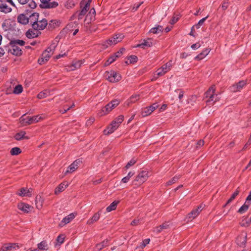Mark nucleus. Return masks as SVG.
<instances>
[{
    "instance_id": "nucleus-30",
    "label": "nucleus",
    "mask_w": 251,
    "mask_h": 251,
    "mask_svg": "<svg viewBox=\"0 0 251 251\" xmlns=\"http://www.w3.org/2000/svg\"><path fill=\"white\" fill-rule=\"evenodd\" d=\"M115 41H114V40H112V38L111 37L108 40L105 41L102 44V46L103 47L104 49H106L108 48L109 47L113 46L115 44Z\"/></svg>"
},
{
    "instance_id": "nucleus-11",
    "label": "nucleus",
    "mask_w": 251,
    "mask_h": 251,
    "mask_svg": "<svg viewBox=\"0 0 251 251\" xmlns=\"http://www.w3.org/2000/svg\"><path fill=\"white\" fill-rule=\"evenodd\" d=\"M246 82L244 80L239 81L238 83L233 84L230 87V90L233 92L240 91L246 85Z\"/></svg>"
},
{
    "instance_id": "nucleus-62",
    "label": "nucleus",
    "mask_w": 251,
    "mask_h": 251,
    "mask_svg": "<svg viewBox=\"0 0 251 251\" xmlns=\"http://www.w3.org/2000/svg\"><path fill=\"white\" fill-rule=\"evenodd\" d=\"M204 145V141L202 140H199L197 143V148H199Z\"/></svg>"
},
{
    "instance_id": "nucleus-10",
    "label": "nucleus",
    "mask_w": 251,
    "mask_h": 251,
    "mask_svg": "<svg viewBox=\"0 0 251 251\" xmlns=\"http://www.w3.org/2000/svg\"><path fill=\"white\" fill-rule=\"evenodd\" d=\"M19 246L16 243H6L0 248V251H11L19 249Z\"/></svg>"
},
{
    "instance_id": "nucleus-29",
    "label": "nucleus",
    "mask_w": 251,
    "mask_h": 251,
    "mask_svg": "<svg viewBox=\"0 0 251 251\" xmlns=\"http://www.w3.org/2000/svg\"><path fill=\"white\" fill-rule=\"evenodd\" d=\"M18 22L23 25H26L28 23V17L25 15L21 14L18 16Z\"/></svg>"
},
{
    "instance_id": "nucleus-32",
    "label": "nucleus",
    "mask_w": 251,
    "mask_h": 251,
    "mask_svg": "<svg viewBox=\"0 0 251 251\" xmlns=\"http://www.w3.org/2000/svg\"><path fill=\"white\" fill-rule=\"evenodd\" d=\"M68 184H66L65 182L61 183L59 186L56 187L55 189L54 193L55 194H57L61 192H62L67 187Z\"/></svg>"
},
{
    "instance_id": "nucleus-36",
    "label": "nucleus",
    "mask_w": 251,
    "mask_h": 251,
    "mask_svg": "<svg viewBox=\"0 0 251 251\" xmlns=\"http://www.w3.org/2000/svg\"><path fill=\"white\" fill-rule=\"evenodd\" d=\"M116 129L113 127V125H109L106 129L103 131L104 135H108L113 133Z\"/></svg>"
},
{
    "instance_id": "nucleus-17",
    "label": "nucleus",
    "mask_w": 251,
    "mask_h": 251,
    "mask_svg": "<svg viewBox=\"0 0 251 251\" xmlns=\"http://www.w3.org/2000/svg\"><path fill=\"white\" fill-rule=\"evenodd\" d=\"M75 217V215L74 213H71L62 219L61 222L60 223L59 226L60 227L63 226L66 224L70 223L73 219Z\"/></svg>"
},
{
    "instance_id": "nucleus-48",
    "label": "nucleus",
    "mask_w": 251,
    "mask_h": 251,
    "mask_svg": "<svg viewBox=\"0 0 251 251\" xmlns=\"http://www.w3.org/2000/svg\"><path fill=\"white\" fill-rule=\"evenodd\" d=\"M151 112L148 107L142 109L141 114L143 117H146L150 115L151 114Z\"/></svg>"
},
{
    "instance_id": "nucleus-57",
    "label": "nucleus",
    "mask_w": 251,
    "mask_h": 251,
    "mask_svg": "<svg viewBox=\"0 0 251 251\" xmlns=\"http://www.w3.org/2000/svg\"><path fill=\"white\" fill-rule=\"evenodd\" d=\"M75 6V3L73 0H71L66 5L67 8H71Z\"/></svg>"
},
{
    "instance_id": "nucleus-43",
    "label": "nucleus",
    "mask_w": 251,
    "mask_h": 251,
    "mask_svg": "<svg viewBox=\"0 0 251 251\" xmlns=\"http://www.w3.org/2000/svg\"><path fill=\"white\" fill-rule=\"evenodd\" d=\"M26 36L28 38H33L37 36L36 32H34L31 30H28L26 33Z\"/></svg>"
},
{
    "instance_id": "nucleus-56",
    "label": "nucleus",
    "mask_w": 251,
    "mask_h": 251,
    "mask_svg": "<svg viewBox=\"0 0 251 251\" xmlns=\"http://www.w3.org/2000/svg\"><path fill=\"white\" fill-rule=\"evenodd\" d=\"M158 107V105L157 103H153L152 105L148 107L151 111V113H152L155 109H156Z\"/></svg>"
},
{
    "instance_id": "nucleus-19",
    "label": "nucleus",
    "mask_w": 251,
    "mask_h": 251,
    "mask_svg": "<svg viewBox=\"0 0 251 251\" xmlns=\"http://www.w3.org/2000/svg\"><path fill=\"white\" fill-rule=\"evenodd\" d=\"M92 0H83L80 3V8L82 10H84L87 13L90 8V6Z\"/></svg>"
},
{
    "instance_id": "nucleus-54",
    "label": "nucleus",
    "mask_w": 251,
    "mask_h": 251,
    "mask_svg": "<svg viewBox=\"0 0 251 251\" xmlns=\"http://www.w3.org/2000/svg\"><path fill=\"white\" fill-rule=\"evenodd\" d=\"M128 59L130 63H134L137 62L138 58L135 55H131Z\"/></svg>"
},
{
    "instance_id": "nucleus-4",
    "label": "nucleus",
    "mask_w": 251,
    "mask_h": 251,
    "mask_svg": "<svg viewBox=\"0 0 251 251\" xmlns=\"http://www.w3.org/2000/svg\"><path fill=\"white\" fill-rule=\"evenodd\" d=\"M120 102V100L118 99L112 100L100 110L98 114V115L101 117L107 114L113 109L117 106L119 104Z\"/></svg>"
},
{
    "instance_id": "nucleus-60",
    "label": "nucleus",
    "mask_w": 251,
    "mask_h": 251,
    "mask_svg": "<svg viewBox=\"0 0 251 251\" xmlns=\"http://www.w3.org/2000/svg\"><path fill=\"white\" fill-rule=\"evenodd\" d=\"M139 222H140L139 219H135L131 222L130 225L133 226H135L138 225L139 224Z\"/></svg>"
},
{
    "instance_id": "nucleus-18",
    "label": "nucleus",
    "mask_w": 251,
    "mask_h": 251,
    "mask_svg": "<svg viewBox=\"0 0 251 251\" xmlns=\"http://www.w3.org/2000/svg\"><path fill=\"white\" fill-rule=\"evenodd\" d=\"M39 14L38 13H33L28 17V23L31 25L32 27L37 22L39 19Z\"/></svg>"
},
{
    "instance_id": "nucleus-41",
    "label": "nucleus",
    "mask_w": 251,
    "mask_h": 251,
    "mask_svg": "<svg viewBox=\"0 0 251 251\" xmlns=\"http://www.w3.org/2000/svg\"><path fill=\"white\" fill-rule=\"evenodd\" d=\"M21 150L18 147H14L11 149L10 154L12 155H17L21 153Z\"/></svg>"
},
{
    "instance_id": "nucleus-40",
    "label": "nucleus",
    "mask_w": 251,
    "mask_h": 251,
    "mask_svg": "<svg viewBox=\"0 0 251 251\" xmlns=\"http://www.w3.org/2000/svg\"><path fill=\"white\" fill-rule=\"evenodd\" d=\"M249 204L247 203V201L239 209L238 212L240 214H243L249 209Z\"/></svg>"
},
{
    "instance_id": "nucleus-26",
    "label": "nucleus",
    "mask_w": 251,
    "mask_h": 251,
    "mask_svg": "<svg viewBox=\"0 0 251 251\" xmlns=\"http://www.w3.org/2000/svg\"><path fill=\"white\" fill-rule=\"evenodd\" d=\"M169 226L170 225L168 223H165L159 226L155 227L153 231V232L158 233L161 232L163 230L168 228Z\"/></svg>"
},
{
    "instance_id": "nucleus-49",
    "label": "nucleus",
    "mask_w": 251,
    "mask_h": 251,
    "mask_svg": "<svg viewBox=\"0 0 251 251\" xmlns=\"http://www.w3.org/2000/svg\"><path fill=\"white\" fill-rule=\"evenodd\" d=\"M124 117L123 115H120L114 119L113 121L119 126L122 123L124 120Z\"/></svg>"
},
{
    "instance_id": "nucleus-31",
    "label": "nucleus",
    "mask_w": 251,
    "mask_h": 251,
    "mask_svg": "<svg viewBox=\"0 0 251 251\" xmlns=\"http://www.w3.org/2000/svg\"><path fill=\"white\" fill-rule=\"evenodd\" d=\"M50 95V91L49 90H45L40 92L37 95L39 99H42L49 96Z\"/></svg>"
},
{
    "instance_id": "nucleus-63",
    "label": "nucleus",
    "mask_w": 251,
    "mask_h": 251,
    "mask_svg": "<svg viewBox=\"0 0 251 251\" xmlns=\"http://www.w3.org/2000/svg\"><path fill=\"white\" fill-rule=\"evenodd\" d=\"M130 180V179H129L126 176L123 177L122 180H121V182L122 183H126L127 182H128L129 181V180Z\"/></svg>"
},
{
    "instance_id": "nucleus-12",
    "label": "nucleus",
    "mask_w": 251,
    "mask_h": 251,
    "mask_svg": "<svg viewBox=\"0 0 251 251\" xmlns=\"http://www.w3.org/2000/svg\"><path fill=\"white\" fill-rule=\"evenodd\" d=\"M201 210V206H199L196 209L192 210L190 213H189L186 217V219H188V221H191L193 219L196 218L200 213V212Z\"/></svg>"
},
{
    "instance_id": "nucleus-2",
    "label": "nucleus",
    "mask_w": 251,
    "mask_h": 251,
    "mask_svg": "<svg viewBox=\"0 0 251 251\" xmlns=\"http://www.w3.org/2000/svg\"><path fill=\"white\" fill-rule=\"evenodd\" d=\"M25 115H24L20 118V122L23 126L37 123L45 117V115L43 114L38 115L32 117L28 116L25 117Z\"/></svg>"
},
{
    "instance_id": "nucleus-51",
    "label": "nucleus",
    "mask_w": 251,
    "mask_h": 251,
    "mask_svg": "<svg viewBox=\"0 0 251 251\" xmlns=\"http://www.w3.org/2000/svg\"><path fill=\"white\" fill-rule=\"evenodd\" d=\"M137 162V159L135 158H132V159H131L126 164V166L125 168L126 169H129L130 167H131L132 166H133L134 164H135L136 163V162Z\"/></svg>"
},
{
    "instance_id": "nucleus-7",
    "label": "nucleus",
    "mask_w": 251,
    "mask_h": 251,
    "mask_svg": "<svg viewBox=\"0 0 251 251\" xmlns=\"http://www.w3.org/2000/svg\"><path fill=\"white\" fill-rule=\"evenodd\" d=\"M172 67V65L171 62H167V63L164 64L156 70V74H154V75H157L156 78L164 75L166 73H167L171 69ZM154 76L155 77V76Z\"/></svg>"
},
{
    "instance_id": "nucleus-34",
    "label": "nucleus",
    "mask_w": 251,
    "mask_h": 251,
    "mask_svg": "<svg viewBox=\"0 0 251 251\" xmlns=\"http://www.w3.org/2000/svg\"><path fill=\"white\" fill-rule=\"evenodd\" d=\"M112 40L115 41V44L120 42L124 38V35L122 33L115 34L112 37Z\"/></svg>"
},
{
    "instance_id": "nucleus-20",
    "label": "nucleus",
    "mask_w": 251,
    "mask_h": 251,
    "mask_svg": "<svg viewBox=\"0 0 251 251\" xmlns=\"http://www.w3.org/2000/svg\"><path fill=\"white\" fill-rule=\"evenodd\" d=\"M18 195L21 197H30L32 195V189L22 188L18 193Z\"/></svg>"
},
{
    "instance_id": "nucleus-23",
    "label": "nucleus",
    "mask_w": 251,
    "mask_h": 251,
    "mask_svg": "<svg viewBox=\"0 0 251 251\" xmlns=\"http://www.w3.org/2000/svg\"><path fill=\"white\" fill-rule=\"evenodd\" d=\"M83 60H78L74 61L72 64L69 66V71H73L75 69L79 68L82 64H83Z\"/></svg>"
},
{
    "instance_id": "nucleus-15",
    "label": "nucleus",
    "mask_w": 251,
    "mask_h": 251,
    "mask_svg": "<svg viewBox=\"0 0 251 251\" xmlns=\"http://www.w3.org/2000/svg\"><path fill=\"white\" fill-rule=\"evenodd\" d=\"M152 39L151 38H148L146 40H144L142 43L137 44L134 47L145 49V47H151L152 46Z\"/></svg>"
},
{
    "instance_id": "nucleus-28",
    "label": "nucleus",
    "mask_w": 251,
    "mask_h": 251,
    "mask_svg": "<svg viewBox=\"0 0 251 251\" xmlns=\"http://www.w3.org/2000/svg\"><path fill=\"white\" fill-rule=\"evenodd\" d=\"M210 52V50L209 49H205L202 51L197 56H196L195 58V59L197 60H200L204 58L205 56H206Z\"/></svg>"
},
{
    "instance_id": "nucleus-47",
    "label": "nucleus",
    "mask_w": 251,
    "mask_h": 251,
    "mask_svg": "<svg viewBox=\"0 0 251 251\" xmlns=\"http://www.w3.org/2000/svg\"><path fill=\"white\" fill-rule=\"evenodd\" d=\"M239 190L238 189H237L235 192L232 195L230 198L227 201L226 203L225 206H226L227 204L230 203L239 194Z\"/></svg>"
},
{
    "instance_id": "nucleus-45",
    "label": "nucleus",
    "mask_w": 251,
    "mask_h": 251,
    "mask_svg": "<svg viewBox=\"0 0 251 251\" xmlns=\"http://www.w3.org/2000/svg\"><path fill=\"white\" fill-rule=\"evenodd\" d=\"M180 176H176L174 177H173L171 180L168 181L166 183V186H169L172 185L173 183L176 182L180 178Z\"/></svg>"
},
{
    "instance_id": "nucleus-55",
    "label": "nucleus",
    "mask_w": 251,
    "mask_h": 251,
    "mask_svg": "<svg viewBox=\"0 0 251 251\" xmlns=\"http://www.w3.org/2000/svg\"><path fill=\"white\" fill-rule=\"evenodd\" d=\"M64 238H65L64 235H60L57 237V238L56 239V241L59 244H62L64 242Z\"/></svg>"
},
{
    "instance_id": "nucleus-64",
    "label": "nucleus",
    "mask_w": 251,
    "mask_h": 251,
    "mask_svg": "<svg viewBox=\"0 0 251 251\" xmlns=\"http://www.w3.org/2000/svg\"><path fill=\"white\" fill-rule=\"evenodd\" d=\"M56 43H53L49 47L50 49H51L53 51L55 50L56 47Z\"/></svg>"
},
{
    "instance_id": "nucleus-24",
    "label": "nucleus",
    "mask_w": 251,
    "mask_h": 251,
    "mask_svg": "<svg viewBox=\"0 0 251 251\" xmlns=\"http://www.w3.org/2000/svg\"><path fill=\"white\" fill-rule=\"evenodd\" d=\"M100 215L101 213L100 211L96 213L91 218L87 221V224L90 225L97 222L100 219Z\"/></svg>"
},
{
    "instance_id": "nucleus-1",
    "label": "nucleus",
    "mask_w": 251,
    "mask_h": 251,
    "mask_svg": "<svg viewBox=\"0 0 251 251\" xmlns=\"http://www.w3.org/2000/svg\"><path fill=\"white\" fill-rule=\"evenodd\" d=\"M25 42L22 40H12L9 43L11 49H8V52L16 56H20L22 54V50L17 45L23 46Z\"/></svg>"
},
{
    "instance_id": "nucleus-39",
    "label": "nucleus",
    "mask_w": 251,
    "mask_h": 251,
    "mask_svg": "<svg viewBox=\"0 0 251 251\" xmlns=\"http://www.w3.org/2000/svg\"><path fill=\"white\" fill-rule=\"evenodd\" d=\"M208 16H207L206 17L201 19L200 20L198 24H196L195 25H193L192 26V30L194 29V28H196L197 29H199L200 28V27L203 24L204 22L205 21V20L207 19Z\"/></svg>"
},
{
    "instance_id": "nucleus-50",
    "label": "nucleus",
    "mask_w": 251,
    "mask_h": 251,
    "mask_svg": "<svg viewBox=\"0 0 251 251\" xmlns=\"http://www.w3.org/2000/svg\"><path fill=\"white\" fill-rule=\"evenodd\" d=\"M150 239L149 238L146 239L143 241L140 245L137 248H144L148 244L150 243Z\"/></svg>"
},
{
    "instance_id": "nucleus-22",
    "label": "nucleus",
    "mask_w": 251,
    "mask_h": 251,
    "mask_svg": "<svg viewBox=\"0 0 251 251\" xmlns=\"http://www.w3.org/2000/svg\"><path fill=\"white\" fill-rule=\"evenodd\" d=\"M18 1L22 5L28 3V6L32 9H34L37 6L36 3L33 0H18Z\"/></svg>"
},
{
    "instance_id": "nucleus-42",
    "label": "nucleus",
    "mask_w": 251,
    "mask_h": 251,
    "mask_svg": "<svg viewBox=\"0 0 251 251\" xmlns=\"http://www.w3.org/2000/svg\"><path fill=\"white\" fill-rule=\"evenodd\" d=\"M163 29V27L161 25H158L157 26L152 27L150 30V32L153 34H156L161 32Z\"/></svg>"
},
{
    "instance_id": "nucleus-9",
    "label": "nucleus",
    "mask_w": 251,
    "mask_h": 251,
    "mask_svg": "<svg viewBox=\"0 0 251 251\" xmlns=\"http://www.w3.org/2000/svg\"><path fill=\"white\" fill-rule=\"evenodd\" d=\"M43 6L45 8H54L58 5L57 2L53 1H50V0H39Z\"/></svg>"
},
{
    "instance_id": "nucleus-8",
    "label": "nucleus",
    "mask_w": 251,
    "mask_h": 251,
    "mask_svg": "<svg viewBox=\"0 0 251 251\" xmlns=\"http://www.w3.org/2000/svg\"><path fill=\"white\" fill-rule=\"evenodd\" d=\"M47 20L45 19L38 20L37 22L34 25L33 28L36 30H43L47 25Z\"/></svg>"
},
{
    "instance_id": "nucleus-27",
    "label": "nucleus",
    "mask_w": 251,
    "mask_h": 251,
    "mask_svg": "<svg viewBox=\"0 0 251 251\" xmlns=\"http://www.w3.org/2000/svg\"><path fill=\"white\" fill-rule=\"evenodd\" d=\"M109 240L108 239L104 240L101 243L97 244L96 246L95 251H100L103 248L108 245Z\"/></svg>"
},
{
    "instance_id": "nucleus-53",
    "label": "nucleus",
    "mask_w": 251,
    "mask_h": 251,
    "mask_svg": "<svg viewBox=\"0 0 251 251\" xmlns=\"http://www.w3.org/2000/svg\"><path fill=\"white\" fill-rule=\"evenodd\" d=\"M179 19V16L178 15H174L172 19L170 21V24L171 25H174L176 23L178 19Z\"/></svg>"
},
{
    "instance_id": "nucleus-21",
    "label": "nucleus",
    "mask_w": 251,
    "mask_h": 251,
    "mask_svg": "<svg viewBox=\"0 0 251 251\" xmlns=\"http://www.w3.org/2000/svg\"><path fill=\"white\" fill-rule=\"evenodd\" d=\"M51 55V53H49L48 51H45L42 53L41 57L39 59L38 62L40 64L44 63L45 62L49 60Z\"/></svg>"
},
{
    "instance_id": "nucleus-6",
    "label": "nucleus",
    "mask_w": 251,
    "mask_h": 251,
    "mask_svg": "<svg viewBox=\"0 0 251 251\" xmlns=\"http://www.w3.org/2000/svg\"><path fill=\"white\" fill-rule=\"evenodd\" d=\"M104 75L106 78L112 83L117 82L121 79V75L114 71L106 72Z\"/></svg>"
},
{
    "instance_id": "nucleus-37",
    "label": "nucleus",
    "mask_w": 251,
    "mask_h": 251,
    "mask_svg": "<svg viewBox=\"0 0 251 251\" xmlns=\"http://www.w3.org/2000/svg\"><path fill=\"white\" fill-rule=\"evenodd\" d=\"M38 250H48V245L46 241H43L40 243L38 244Z\"/></svg>"
},
{
    "instance_id": "nucleus-58",
    "label": "nucleus",
    "mask_w": 251,
    "mask_h": 251,
    "mask_svg": "<svg viewBox=\"0 0 251 251\" xmlns=\"http://www.w3.org/2000/svg\"><path fill=\"white\" fill-rule=\"evenodd\" d=\"M228 6V2L226 1H224L223 2L222 4L221 5V7L224 10L226 9L227 8Z\"/></svg>"
},
{
    "instance_id": "nucleus-52",
    "label": "nucleus",
    "mask_w": 251,
    "mask_h": 251,
    "mask_svg": "<svg viewBox=\"0 0 251 251\" xmlns=\"http://www.w3.org/2000/svg\"><path fill=\"white\" fill-rule=\"evenodd\" d=\"M86 14V12H85L84 10H82L81 9V10L80 11H78L76 13L75 15H77V16L78 17V19H82L83 17Z\"/></svg>"
},
{
    "instance_id": "nucleus-44",
    "label": "nucleus",
    "mask_w": 251,
    "mask_h": 251,
    "mask_svg": "<svg viewBox=\"0 0 251 251\" xmlns=\"http://www.w3.org/2000/svg\"><path fill=\"white\" fill-rule=\"evenodd\" d=\"M118 57V55H113L110 56L104 64L105 66H108L114 62Z\"/></svg>"
},
{
    "instance_id": "nucleus-5",
    "label": "nucleus",
    "mask_w": 251,
    "mask_h": 251,
    "mask_svg": "<svg viewBox=\"0 0 251 251\" xmlns=\"http://www.w3.org/2000/svg\"><path fill=\"white\" fill-rule=\"evenodd\" d=\"M149 177V172L147 170H143L139 173L133 181L135 185H141L144 183Z\"/></svg>"
},
{
    "instance_id": "nucleus-38",
    "label": "nucleus",
    "mask_w": 251,
    "mask_h": 251,
    "mask_svg": "<svg viewBox=\"0 0 251 251\" xmlns=\"http://www.w3.org/2000/svg\"><path fill=\"white\" fill-rule=\"evenodd\" d=\"M246 235L242 234L237 238L238 244L240 246L244 245L246 242Z\"/></svg>"
},
{
    "instance_id": "nucleus-13",
    "label": "nucleus",
    "mask_w": 251,
    "mask_h": 251,
    "mask_svg": "<svg viewBox=\"0 0 251 251\" xmlns=\"http://www.w3.org/2000/svg\"><path fill=\"white\" fill-rule=\"evenodd\" d=\"M0 11L7 14L12 11V8L8 5L5 0H0Z\"/></svg>"
},
{
    "instance_id": "nucleus-61",
    "label": "nucleus",
    "mask_w": 251,
    "mask_h": 251,
    "mask_svg": "<svg viewBox=\"0 0 251 251\" xmlns=\"http://www.w3.org/2000/svg\"><path fill=\"white\" fill-rule=\"evenodd\" d=\"M95 121L94 118H90L89 120H88L86 122V125L90 126Z\"/></svg>"
},
{
    "instance_id": "nucleus-14",
    "label": "nucleus",
    "mask_w": 251,
    "mask_h": 251,
    "mask_svg": "<svg viewBox=\"0 0 251 251\" xmlns=\"http://www.w3.org/2000/svg\"><path fill=\"white\" fill-rule=\"evenodd\" d=\"M80 161L76 160L73 162L67 168L64 174L67 175L68 173H72L75 172L78 168L79 164Z\"/></svg>"
},
{
    "instance_id": "nucleus-35",
    "label": "nucleus",
    "mask_w": 251,
    "mask_h": 251,
    "mask_svg": "<svg viewBox=\"0 0 251 251\" xmlns=\"http://www.w3.org/2000/svg\"><path fill=\"white\" fill-rule=\"evenodd\" d=\"M119 203V201H114L107 208L106 211L107 212H111L116 208L117 205Z\"/></svg>"
},
{
    "instance_id": "nucleus-16",
    "label": "nucleus",
    "mask_w": 251,
    "mask_h": 251,
    "mask_svg": "<svg viewBox=\"0 0 251 251\" xmlns=\"http://www.w3.org/2000/svg\"><path fill=\"white\" fill-rule=\"evenodd\" d=\"M17 206L19 209L26 213H28L32 209V207L29 204L24 202L19 203Z\"/></svg>"
},
{
    "instance_id": "nucleus-33",
    "label": "nucleus",
    "mask_w": 251,
    "mask_h": 251,
    "mask_svg": "<svg viewBox=\"0 0 251 251\" xmlns=\"http://www.w3.org/2000/svg\"><path fill=\"white\" fill-rule=\"evenodd\" d=\"M25 132L24 131H21L20 132L17 133L15 135V139L16 140H21L23 139H28V137L25 136Z\"/></svg>"
},
{
    "instance_id": "nucleus-59",
    "label": "nucleus",
    "mask_w": 251,
    "mask_h": 251,
    "mask_svg": "<svg viewBox=\"0 0 251 251\" xmlns=\"http://www.w3.org/2000/svg\"><path fill=\"white\" fill-rule=\"evenodd\" d=\"M200 47V44L199 43H197L196 44H193L191 47L193 50H196L199 49Z\"/></svg>"
},
{
    "instance_id": "nucleus-25",
    "label": "nucleus",
    "mask_w": 251,
    "mask_h": 251,
    "mask_svg": "<svg viewBox=\"0 0 251 251\" xmlns=\"http://www.w3.org/2000/svg\"><path fill=\"white\" fill-rule=\"evenodd\" d=\"M140 99V95L138 94H134L132 95L126 102L127 105H129L131 103H135Z\"/></svg>"
},
{
    "instance_id": "nucleus-3",
    "label": "nucleus",
    "mask_w": 251,
    "mask_h": 251,
    "mask_svg": "<svg viewBox=\"0 0 251 251\" xmlns=\"http://www.w3.org/2000/svg\"><path fill=\"white\" fill-rule=\"evenodd\" d=\"M215 87L214 85L211 86L208 90L205 93V98L207 99L206 100V103L213 102V103L218 101L220 97L219 94H215Z\"/></svg>"
},
{
    "instance_id": "nucleus-46",
    "label": "nucleus",
    "mask_w": 251,
    "mask_h": 251,
    "mask_svg": "<svg viewBox=\"0 0 251 251\" xmlns=\"http://www.w3.org/2000/svg\"><path fill=\"white\" fill-rule=\"evenodd\" d=\"M23 90V86L21 85H18L15 87L13 90V93L15 94H20Z\"/></svg>"
}]
</instances>
